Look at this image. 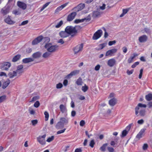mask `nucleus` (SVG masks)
I'll return each mask as SVG.
<instances>
[{"label":"nucleus","instance_id":"nucleus-56","mask_svg":"<svg viewBox=\"0 0 152 152\" xmlns=\"http://www.w3.org/2000/svg\"><path fill=\"white\" fill-rule=\"evenodd\" d=\"M134 71V70L132 69L131 70H128L127 71L126 73L128 75H130L132 74Z\"/></svg>","mask_w":152,"mask_h":152},{"label":"nucleus","instance_id":"nucleus-6","mask_svg":"<svg viewBox=\"0 0 152 152\" xmlns=\"http://www.w3.org/2000/svg\"><path fill=\"white\" fill-rule=\"evenodd\" d=\"M11 66V64L10 62H4L1 64L0 66V69L2 70H8Z\"/></svg>","mask_w":152,"mask_h":152},{"label":"nucleus","instance_id":"nucleus-48","mask_svg":"<svg viewBox=\"0 0 152 152\" xmlns=\"http://www.w3.org/2000/svg\"><path fill=\"white\" fill-rule=\"evenodd\" d=\"M66 130V129L64 128V129H63L58 131L57 132V134H61L63 133Z\"/></svg>","mask_w":152,"mask_h":152},{"label":"nucleus","instance_id":"nucleus-53","mask_svg":"<svg viewBox=\"0 0 152 152\" xmlns=\"http://www.w3.org/2000/svg\"><path fill=\"white\" fill-rule=\"evenodd\" d=\"M116 41L113 40V41H110L109 42L108 45L109 46H111L116 43Z\"/></svg>","mask_w":152,"mask_h":152},{"label":"nucleus","instance_id":"nucleus-41","mask_svg":"<svg viewBox=\"0 0 152 152\" xmlns=\"http://www.w3.org/2000/svg\"><path fill=\"white\" fill-rule=\"evenodd\" d=\"M12 13L15 15H20L21 12L18 10H15L12 11Z\"/></svg>","mask_w":152,"mask_h":152},{"label":"nucleus","instance_id":"nucleus-15","mask_svg":"<svg viewBox=\"0 0 152 152\" xmlns=\"http://www.w3.org/2000/svg\"><path fill=\"white\" fill-rule=\"evenodd\" d=\"M116 63V61L114 58H111L109 60L107 61V65L109 66L112 67Z\"/></svg>","mask_w":152,"mask_h":152},{"label":"nucleus","instance_id":"nucleus-30","mask_svg":"<svg viewBox=\"0 0 152 152\" xmlns=\"http://www.w3.org/2000/svg\"><path fill=\"white\" fill-rule=\"evenodd\" d=\"M20 55L18 54L12 58V61L13 62H15L18 60L20 58Z\"/></svg>","mask_w":152,"mask_h":152},{"label":"nucleus","instance_id":"nucleus-46","mask_svg":"<svg viewBox=\"0 0 152 152\" xmlns=\"http://www.w3.org/2000/svg\"><path fill=\"white\" fill-rule=\"evenodd\" d=\"M54 138V136H52L50 137H49L46 140L47 142H50L52 141Z\"/></svg>","mask_w":152,"mask_h":152},{"label":"nucleus","instance_id":"nucleus-59","mask_svg":"<svg viewBox=\"0 0 152 152\" xmlns=\"http://www.w3.org/2000/svg\"><path fill=\"white\" fill-rule=\"evenodd\" d=\"M85 123L84 121L82 120L80 121V126H83L85 125Z\"/></svg>","mask_w":152,"mask_h":152},{"label":"nucleus","instance_id":"nucleus-33","mask_svg":"<svg viewBox=\"0 0 152 152\" xmlns=\"http://www.w3.org/2000/svg\"><path fill=\"white\" fill-rule=\"evenodd\" d=\"M145 98L147 101H150L152 100V94H149L146 95Z\"/></svg>","mask_w":152,"mask_h":152},{"label":"nucleus","instance_id":"nucleus-54","mask_svg":"<svg viewBox=\"0 0 152 152\" xmlns=\"http://www.w3.org/2000/svg\"><path fill=\"white\" fill-rule=\"evenodd\" d=\"M107 148L109 152H114V149L112 147H108Z\"/></svg>","mask_w":152,"mask_h":152},{"label":"nucleus","instance_id":"nucleus-9","mask_svg":"<svg viewBox=\"0 0 152 152\" xmlns=\"http://www.w3.org/2000/svg\"><path fill=\"white\" fill-rule=\"evenodd\" d=\"M83 47V44L81 43L75 47L73 49L74 53L76 54L82 50Z\"/></svg>","mask_w":152,"mask_h":152},{"label":"nucleus","instance_id":"nucleus-55","mask_svg":"<svg viewBox=\"0 0 152 152\" xmlns=\"http://www.w3.org/2000/svg\"><path fill=\"white\" fill-rule=\"evenodd\" d=\"M38 121L37 120H33L31 121V123L33 126L37 124Z\"/></svg>","mask_w":152,"mask_h":152},{"label":"nucleus","instance_id":"nucleus-47","mask_svg":"<svg viewBox=\"0 0 152 152\" xmlns=\"http://www.w3.org/2000/svg\"><path fill=\"white\" fill-rule=\"evenodd\" d=\"M40 103L39 101H37L36 102L34 103V106L36 107H38L40 105Z\"/></svg>","mask_w":152,"mask_h":152},{"label":"nucleus","instance_id":"nucleus-25","mask_svg":"<svg viewBox=\"0 0 152 152\" xmlns=\"http://www.w3.org/2000/svg\"><path fill=\"white\" fill-rule=\"evenodd\" d=\"M101 15V13L98 11H94L92 13V17L94 18L99 17Z\"/></svg>","mask_w":152,"mask_h":152},{"label":"nucleus","instance_id":"nucleus-13","mask_svg":"<svg viewBox=\"0 0 152 152\" xmlns=\"http://www.w3.org/2000/svg\"><path fill=\"white\" fill-rule=\"evenodd\" d=\"M17 5L20 8L23 10H25L27 7V6L26 4L20 1H18L17 2Z\"/></svg>","mask_w":152,"mask_h":152},{"label":"nucleus","instance_id":"nucleus-61","mask_svg":"<svg viewBox=\"0 0 152 152\" xmlns=\"http://www.w3.org/2000/svg\"><path fill=\"white\" fill-rule=\"evenodd\" d=\"M134 58L131 56L129 58L128 60V62L129 63H130L132 62Z\"/></svg>","mask_w":152,"mask_h":152},{"label":"nucleus","instance_id":"nucleus-52","mask_svg":"<svg viewBox=\"0 0 152 152\" xmlns=\"http://www.w3.org/2000/svg\"><path fill=\"white\" fill-rule=\"evenodd\" d=\"M143 71V69L142 68L141 69H140V73L139 76V79H141L142 78Z\"/></svg>","mask_w":152,"mask_h":152},{"label":"nucleus","instance_id":"nucleus-3","mask_svg":"<svg viewBox=\"0 0 152 152\" xmlns=\"http://www.w3.org/2000/svg\"><path fill=\"white\" fill-rule=\"evenodd\" d=\"M65 30L69 35H71L72 37L75 35L77 32L75 27L71 26H66L65 28Z\"/></svg>","mask_w":152,"mask_h":152},{"label":"nucleus","instance_id":"nucleus-51","mask_svg":"<svg viewBox=\"0 0 152 152\" xmlns=\"http://www.w3.org/2000/svg\"><path fill=\"white\" fill-rule=\"evenodd\" d=\"M139 62L138 61L136 62H135L133 64H132L131 66V67L132 68H134L136 67V66L139 64Z\"/></svg>","mask_w":152,"mask_h":152},{"label":"nucleus","instance_id":"nucleus-29","mask_svg":"<svg viewBox=\"0 0 152 152\" xmlns=\"http://www.w3.org/2000/svg\"><path fill=\"white\" fill-rule=\"evenodd\" d=\"M107 44V43H104L99 45L98 48H97V50H100L104 48Z\"/></svg>","mask_w":152,"mask_h":152},{"label":"nucleus","instance_id":"nucleus-7","mask_svg":"<svg viewBox=\"0 0 152 152\" xmlns=\"http://www.w3.org/2000/svg\"><path fill=\"white\" fill-rule=\"evenodd\" d=\"M102 33V31L101 29L98 30L94 34L92 39L94 40L97 39L101 36Z\"/></svg>","mask_w":152,"mask_h":152},{"label":"nucleus","instance_id":"nucleus-49","mask_svg":"<svg viewBox=\"0 0 152 152\" xmlns=\"http://www.w3.org/2000/svg\"><path fill=\"white\" fill-rule=\"evenodd\" d=\"M132 124H129L126 127V129L125 130H126V131L128 132L130 129L131 127Z\"/></svg>","mask_w":152,"mask_h":152},{"label":"nucleus","instance_id":"nucleus-58","mask_svg":"<svg viewBox=\"0 0 152 152\" xmlns=\"http://www.w3.org/2000/svg\"><path fill=\"white\" fill-rule=\"evenodd\" d=\"M68 81L66 79L64 80L63 82V84L64 86H66L68 85Z\"/></svg>","mask_w":152,"mask_h":152},{"label":"nucleus","instance_id":"nucleus-31","mask_svg":"<svg viewBox=\"0 0 152 152\" xmlns=\"http://www.w3.org/2000/svg\"><path fill=\"white\" fill-rule=\"evenodd\" d=\"M83 83L82 79L81 77H79L77 80L76 83L78 86H81Z\"/></svg>","mask_w":152,"mask_h":152},{"label":"nucleus","instance_id":"nucleus-39","mask_svg":"<svg viewBox=\"0 0 152 152\" xmlns=\"http://www.w3.org/2000/svg\"><path fill=\"white\" fill-rule=\"evenodd\" d=\"M44 114L45 115V121H47L48 120L49 117V114L48 112L46 111H45L44 113Z\"/></svg>","mask_w":152,"mask_h":152},{"label":"nucleus","instance_id":"nucleus-14","mask_svg":"<svg viewBox=\"0 0 152 152\" xmlns=\"http://www.w3.org/2000/svg\"><path fill=\"white\" fill-rule=\"evenodd\" d=\"M59 108L61 112L63 113H64L65 116L67 115V110L66 107L63 104H61L60 105Z\"/></svg>","mask_w":152,"mask_h":152},{"label":"nucleus","instance_id":"nucleus-43","mask_svg":"<svg viewBox=\"0 0 152 152\" xmlns=\"http://www.w3.org/2000/svg\"><path fill=\"white\" fill-rule=\"evenodd\" d=\"M39 96H34L32 98L31 100V102L36 101V100L39 99Z\"/></svg>","mask_w":152,"mask_h":152},{"label":"nucleus","instance_id":"nucleus-62","mask_svg":"<svg viewBox=\"0 0 152 152\" xmlns=\"http://www.w3.org/2000/svg\"><path fill=\"white\" fill-rule=\"evenodd\" d=\"M100 67V65L99 64H98L95 67L94 69L96 71H98Z\"/></svg>","mask_w":152,"mask_h":152},{"label":"nucleus","instance_id":"nucleus-50","mask_svg":"<svg viewBox=\"0 0 152 152\" xmlns=\"http://www.w3.org/2000/svg\"><path fill=\"white\" fill-rule=\"evenodd\" d=\"M23 66L22 65H19L17 67L16 70H23Z\"/></svg>","mask_w":152,"mask_h":152},{"label":"nucleus","instance_id":"nucleus-63","mask_svg":"<svg viewBox=\"0 0 152 152\" xmlns=\"http://www.w3.org/2000/svg\"><path fill=\"white\" fill-rule=\"evenodd\" d=\"M144 121L142 119L139 120L137 121L138 124H142L144 123Z\"/></svg>","mask_w":152,"mask_h":152},{"label":"nucleus","instance_id":"nucleus-12","mask_svg":"<svg viewBox=\"0 0 152 152\" xmlns=\"http://www.w3.org/2000/svg\"><path fill=\"white\" fill-rule=\"evenodd\" d=\"M10 7L8 6H6L3 8L1 10L2 13L4 15L8 14L10 12Z\"/></svg>","mask_w":152,"mask_h":152},{"label":"nucleus","instance_id":"nucleus-10","mask_svg":"<svg viewBox=\"0 0 152 152\" xmlns=\"http://www.w3.org/2000/svg\"><path fill=\"white\" fill-rule=\"evenodd\" d=\"M77 15L76 12H72L69 15L67 18V20L68 21H72L75 18Z\"/></svg>","mask_w":152,"mask_h":152},{"label":"nucleus","instance_id":"nucleus-8","mask_svg":"<svg viewBox=\"0 0 152 152\" xmlns=\"http://www.w3.org/2000/svg\"><path fill=\"white\" fill-rule=\"evenodd\" d=\"M91 20V17L90 15H88L86 17L81 19H76L74 21L75 23L77 24L83 22L85 21L86 22L89 21Z\"/></svg>","mask_w":152,"mask_h":152},{"label":"nucleus","instance_id":"nucleus-64","mask_svg":"<svg viewBox=\"0 0 152 152\" xmlns=\"http://www.w3.org/2000/svg\"><path fill=\"white\" fill-rule=\"evenodd\" d=\"M32 51V49L31 48H28L26 49V53H29Z\"/></svg>","mask_w":152,"mask_h":152},{"label":"nucleus","instance_id":"nucleus-17","mask_svg":"<svg viewBox=\"0 0 152 152\" xmlns=\"http://www.w3.org/2000/svg\"><path fill=\"white\" fill-rule=\"evenodd\" d=\"M117 51V49L115 48L113 49L107 51L106 53V56H107L112 55L115 53Z\"/></svg>","mask_w":152,"mask_h":152},{"label":"nucleus","instance_id":"nucleus-35","mask_svg":"<svg viewBox=\"0 0 152 152\" xmlns=\"http://www.w3.org/2000/svg\"><path fill=\"white\" fill-rule=\"evenodd\" d=\"M144 30L146 33L148 35H150L151 33V30L150 28H145Z\"/></svg>","mask_w":152,"mask_h":152},{"label":"nucleus","instance_id":"nucleus-27","mask_svg":"<svg viewBox=\"0 0 152 152\" xmlns=\"http://www.w3.org/2000/svg\"><path fill=\"white\" fill-rule=\"evenodd\" d=\"M64 126V125L60 121L57 124L56 127L58 129H60L63 128Z\"/></svg>","mask_w":152,"mask_h":152},{"label":"nucleus","instance_id":"nucleus-26","mask_svg":"<svg viewBox=\"0 0 152 152\" xmlns=\"http://www.w3.org/2000/svg\"><path fill=\"white\" fill-rule=\"evenodd\" d=\"M116 99L115 98H113L110 99L109 102V104L110 105L113 106L116 104Z\"/></svg>","mask_w":152,"mask_h":152},{"label":"nucleus","instance_id":"nucleus-57","mask_svg":"<svg viewBox=\"0 0 152 152\" xmlns=\"http://www.w3.org/2000/svg\"><path fill=\"white\" fill-rule=\"evenodd\" d=\"M148 147V145L147 144L145 143L144 144L142 148L143 150H146Z\"/></svg>","mask_w":152,"mask_h":152},{"label":"nucleus","instance_id":"nucleus-4","mask_svg":"<svg viewBox=\"0 0 152 152\" xmlns=\"http://www.w3.org/2000/svg\"><path fill=\"white\" fill-rule=\"evenodd\" d=\"M45 48L47 49L48 51L50 53H53L55 52L58 48L57 45H52L50 43L46 44Z\"/></svg>","mask_w":152,"mask_h":152},{"label":"nucleus","instance_id":"nucleus-44","mask_svg":"<svg viewBox=\"0 0 152 152\" xmlns=\"http://www.w3.org/2000/svg\"><path fill=\"white\" fill-rule=\"evenodd\" d=\"M95 144V142L94 141V140H92L90 142L89 144V146L91 147V148H93L94 147V145Z\"/></svg>","mask_w":152,"mask_h":152},{"label":"nucleus","instance_id":"nucleus-23","mask_svg":"<svg viewBox=\"0 0 152 152\" xmlns=\"http://www.w3.org/2000/svg\"><path fill=\"white\" fill-rule=\"evenodd\" d=\"M59 35L62 38H65L69 36L65 30L64 31H60L59 33Z\"/></svg>","mask_w":152,"mask_h":152},{"label":"nucleus","instance_id":"nucleus-42","mask_svg":"<svg viewBox=\"0 0 152 152\" xmlns=\"http://www.w3.org/2000/svg\"><path fill=\"white\" fill-rule=\"evenodd\" d=\"M63 22L62 20H61L55 26L56 28H58L60 27L63 24Z\"/></svg>","mask_w":152,"mask_h":152},{"label":"nucleus","instance_id":"nucleus-2","mask_svg":"<svg viewBox=\"0 0 152 152\" xmlns=\"http://www.w3.org/2000/svg\"><path fill=\"white\" fill-rule=\"evenodd\" d=\"M43 41L44 43L46 44L49 43L50 41V38L48 37H43L42 35L39 36L35 39L32 42L33 45H37Z\"/></svg>","mask_w":152,"mask_h":152},{"label":"nucleus","instance_id":"nucleus-22","mask_svg":"<svg viewBox=\"0 0 152 152\" xmlns=\"http://www.w3.org/2000/svg\"><path fill=\"white\" fill-rule=\"evenodd\" d=\"M60 121L64 125H67L68 123L69 118H68L62 117L60 118Z\"/></svg>","mask_w":152,"mask_h":152},{"label":"nucleus","instance_id":"nucleus-5","mask_svg":"<svg viewBox=\"0 0 152 152\" xmlns=\"http://www.w3.org/2000/svg\"><path fill=\"white\" fill-rule=\"evenodd\" d=\"M46 135L44 134L42 136H39L37 138V140L42 145H44L46 144L45 138Z\"/></svg>","mask_w":152,"mask_h":152},{"label":"nucleus","instance_id":"nucleus-24","mask_svg":"<svg viewBox=\"0 0 152 152\" xmlns=\"http://www.w3.org/2000/svg\"><path fill=\"white\" fill-rule=\"evenodd\" d=\"M10 81L9 79H7V80L4 81L3 83L2 87L3 89L6 88L10 84Z\"/></svg>","mask_w":152,"mask_h":152},{"label":"nucleus","instance_id":"nucleus-11","mask_svg":"<svg viewBox=\"0 0 152 152\" xmlns=\"http://www.w3.org/2000/svg\"><path fill=\"white\" fill-rule=\"evenodd\" d=\"M85 7V4H84L81 3L79 4L77 7L74 8L72 10L76 11L78 12L83 10Z\"/></svg>","mask_w":152,"mask_h":152},{"label":"nucleus","instance_id":"nucleus-45","mask_svg":"<svg viewBox=\"0 0 152 152\" xmlns=\"http://www.w3.org/2000/svg\"><path fill=\"white\" fill-rule=\"evenodd\" d=\"M63 87V85L61 83H59L56 85V88L57 89H60Z\"/></svg>","mask_w":152,"mask_h":152},{"label":"nucleus","instance_id":"nucleus-37","mask_svg":"<svg viewBox=\"0 0 152 152\" xmlns=\"http://www.w3.org/2000/svg\"><path fill=\"white\" fill-rule=\"evenodd\" d=\"M128 132L126 131V130H124L122 133V134L121 135V137H124L126 136L128 133Z\"/></svg>","mask_w":152,"mask_h":152},{"label":"nucleus","instance_id":"nucleus-34","mask_svg":"<svg viewBox=\"0 0 152 152\" xmlns=\"http://www.w3.org/2000/svg\"><path fill=\"white\" fill-rule=\"evenodd\" d=\"M51 53L47 51L45 53L42 55V57L44 58H47L50 55Z\"/></svg>","mask_w":152,"mask_h":152},{"label":"nucleus","instance_id":"nucleus-16","mask_svg":"<svg viewBox=\"0 0 152 152\" xmlns=\"http://www.w3.org/2000/svg\"><path fill=\"white\" fill-rule=\"evenodd\" d=\"M147 39V36L145 35H143L139 37V41L140 42H146Z\"/></svg>","mask_w":152,"mask_h":152},{"label":"nucleus","instance_id":"nucleus-20","mask_svg":"<svg viewBox=\"0 0 152 152\" xmlns=\"http://www.w3.org/2000/svg\"><path fill=\"white\" fill-rule=\"evenodd\" d=\"M68 2L66 3L63 4L61 5L60 6L58 7L56 9L55 11V13H57L61 10L64 7L66 6L68 4Z\"/></svg>","mask_w":152,"mask_h":152},{"label":"nucleus","instance_id":"nucleus-1","mask_svg":"<svg viewBox=\"0 0 152 152\" xmlns=\"http://www.w3.org/2000/svg\"><path fill=\"white\" fill-rule=\"evenodd\" d=\"M147 106L145 104H143L141 103H139L135 107V114L137 116H138V114L142 117L144 116L145 115L146 110L145 108Z\"/></svg>","mask_w":152,"mask_h":152},{"label":"nucleus","instance_id":"nucleus-36","mask_svg":"<svg viewBox=\"0 0 152 152\" xmlns=\"http://www.w3.org/2000/svg\"><path fill=\"white\" fill-rule=\"evenodd\" d=\"M6 99V96L5 95L0 96V103L5 101Z\"/></svg>","mask_w":152,"mask_h":152},{"label":"nucleus","instance_id":"nucleus-32","mask_svg":"<svg viewBox=\"0 0 152 152\" xmlns=\"http://www.w3.org/2000/svg\"><path fill=\"white\" fill-rule=\"evenodd\" d=\"M107 145V143L103 144L100 148V150L102 152H104L106 151V148Z\"/></svg>","mask_w":152,"mask_h":152},{"label":"nucleus","instance_id":"nucleus-18","mask_svg":"<svg viewBox=\"0 0 152 152\" xmlns=\"http://www.w3.org/2000/svg\"><path fill=\"white\" fill-rule=\"evenodd\" d=\"M4 21L6 23L10 25L14 24L15 22L11 20L10 17L8 16L5 20Z\"/></svg>","mask_w":152,"mask_h":152},{"label":"nucleus","instance_id":"nucleus-19","mask_svg":"<svg viewBox=\"0 0 152 152\" xmlns=\"http://www.w3.org/2000/svg\"><path fill=\"white\" fill-rule=\"evenodd\" d=\"M42 56V53L39 51H38L34 53L32 55L33 58H40Z\"/></svg>","mask_w":152,"mask_h":152},{"label":"nucleus","instance_id":"nucleus-21","mask_svg":"<svg viewBox=\"0 0 152 152\" xmlns=\"http://www.w3.org/2000/svg\"><path fill=\"white\" fill-rule=\"evenodd\" d=\"M34 59L32 58H24L22 60V62L24 64H26L34 61Z\"/></svg>","mask_w":152,"mask_h":152},{"label":"nucleus","instance_id":"nucleus-38","mask_svg":"<svg viewBox=\"0 0 152 152\" xmlns=\"http://www.w3.org/2000/svg\"><path fill=\"white\" fill-rule=\"evenodd\" d=\"M79 70H76L71 72V73L72 75L73 76L78 74L79 73Z\"/></svg>","mask_w":152,"mask_h":152},{"label":"nucleus","instance_id":"nucleus-28","mask_svg":"<svg viewBox=\"0 0 152 152\" xmlns=\"http://www.w3.org/2000/svg\"><path fill=\"white\" fill-rule=\"evenodd\" d=\"M17 75V72L15 71L10 72L8 74V76L11 78H13Z\"/></svg>","mask_w":152,"mask_h":152},{"label":"nucleus","instance_id":"nucleus-60","mask_svg":"<svg viewBox=\"0 0 152 152\" xmlns=\"http://www.w3.org/2000/svg\"><path fill=\"white\" fill-rule=\"evenodd\" d=\"M28 20L24 21L22 22V23H21V24H20V25L23 26V25H25L28 23Z\"/></svg>","mask_w":152,"mask_h":152},{"label":"nucleus","instance_id":"nucleus-40","mask_svg":"<svg viewBox=\"0 0 152 152\" xmlns=\"http://www.w3.org/2000/svg\"><path fill=\"white\" fill-rule=\"evenodd\" d=\"M88 87L86 84H85L84 86H83L82 88V90L84 92H86L88 90Z\"/></svg>","mask_w":152,"mask_h":152}]
</instances>
